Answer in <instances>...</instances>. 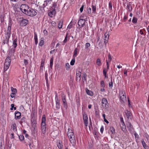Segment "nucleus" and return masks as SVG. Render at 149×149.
Listing matches in <instances>:
<instances>
[{"mask_svg": "<svg viewBox=\"0 0 149 149\" xmlns=\"http://www.w3.org/2000/svg\"><path fill=\"white\" fill-rule=\"evenodd\" d=\"M11 62V57L8 56L6 59L4 67V71H7L9 68Z\"/></svg>", "mask_w": 149, "mask_h": 149, "instance_id": "nucleus-1", "label": "nucleus"}, {"mask_svg": "<svg viewBox=\"0 0 149 149\" xmlns=\"http://www.w3.org/2000/svg\"><path fill=\"white\" fill-rule=\"evenodd\" d=\"M11 24L10 23L8 24V27L7 30L6 31L5 35V37L8 41L9 38L10 36L11 31Z\"/></svg>", "mask_w": 149, "mask_h": 149, "instance_id": "nucleus-2", "label": "nucleus"}, {"mask_svg": "<svg viewBox=\"0 0 149 149\" xmlns=\"http://www.w3.org/2000/svg\"><path fill=\"white\" fill-rule=\"evenodd\" d=\"M46 118L45 116L44 115L42 118V124H41V130L42 133L45 134L46 132V124L45 123Z\"/></svg>", "mask_w": 149, "mask_h": 149, "instance_id": "nucleus-3", "label": "nucleus"}, {"mask_svg": "<svg viewBox=\"0 0 149 149\" xmlns=\"http://www.w3.org/2000/svg\"><path fill=\"white\" fill-rule=\"evenodd\" d=\"M29 8L28 6L24 4H22L20 7V9L21 11L26 14V13L28 11Z\"/></svg>", "mask_w": 149, "mask_h": 149, "instance_id": "nucleus-4", "label": "nucleus"}, {"mask_svg": "<svg viewBox=\"0 0 149 149\" xmlns=\"http://www.w3.org/2000/svg\"><path fill=\"white\" fill-rule=\"evenodd\" d=\"M37 13L35 10L33 9L28 10V11L26 13V15H28L33 16L36 15Z\"/></svg>", "mask_w": 149, "mask_h": 149, "instance_id": "nucleus-5", "label": "nucleus"}, {"mask_svg": "<svg viewBox=\"0 0 149 149\" xmlns=\"http://www.w3.org/2000/svg\"><path fill=\"white\" fill-rule=\"evenodd\" d=\"M83 117L84 124L86 126H87L88 124V119L87 114L84 112L83 113Z\"/></svg>", "mask_w": 149, "mask_h": 149, "instance_id": "nucleus-6", "label": "nucleus"}, {"mask_svg": "<svg viewBox=\"0 0 149 149\" xmlns=\"http://www.w3.org/2000/svg\"><path fill=\"white\" fill-rule=\"evenodd\" d=\"M85 21L86 20L85 19H80L78 23L79 26L80 27V28H81L85 25Z\"/></svg>", "mask_w": 149, "mask_h": 149, "instance_id": "nucleus-7", "label": "nucleus"}, {"mask_svg": "<svg viewBox=\"0 0 149 149\" xmlns=\"http://www.w3.org/2000/svg\"><path fill=\"white\" fill-rule=\"evenodd\" d=\"M55 100L56 102V108L57 109H59L60 108V100L57 94L56 95Z\"/></svg>", "mask_w": 149, "mask_h": 149, "instance_id": "nucleus-8", "label": "nucleus"}, {"mask_svg": "<svg viewBox=\"0 0 149 149\" xmlns=\"http://www.w3.org/2000/svg\"><path fill=\"white\" fill-rule=\"evenodd\" d=\"M62 101L64 107L67 109V105L66 101L65 96L64 94H63L62 95Z\"/></svg>", "mask_w": 149, "mask_h": 149, "instance_id": "nucleus-9", "label": "nucleus"}, {"mask_svg": "<svg viewBox=\"0 0 149 149\" xmlns=\"http://www.w3.org/2000/svg\"><path fill=\"white\" fill-rule=\"evenodd\" d=\"M125 114L127 118L128 121H130V120H131L132 119V114L130 111L127 110L125 112Z\"/></svg>", "mask_w": 149, "mask_h": 149, "instance_id": "nucleus-10", "label": "nucleus"}, {"mask_svg": "<svg viewBox=\"0 0 149 149\" xmlns=\"http://www.w3.org/2000/svg\"><path fill=\"white\" fill-rule=\"evenodd\" d=\"M21 114L18 111H16L15 113V118L16 120L19 119L20 118Z\"/></svg>", "mask_w": 149, "mask_h": 149, "instance_id": "nucleus-11", "label": "nucleus"}, {"mask_svg": "<svg viewBox=\"0 0 149 149\" xmlns=\"http://www.w3.org/2000/svg\"><path fill=\"white\" fill-rule=\"evenodd\" d=\"M126 125L127 128L129 130L130 132H131L133 130V127L131 123L129 122V121H128Z\"/></svg>", "mask_w": 149, "mask_h": 149, "instance_id": "nucleus-12", "label": "nucleus"}, {"mask_svg": "<svg viewBox=\"0 0 149 149\" xmlns=\"http://www.w3.org/2000/svg\"><path fill=\"white\" fill-rule=\"evenodd\" d=\"M120 98L121 100L124 102L126 100V96L125 92H122V94H120Z\"/></svg>", "mask_w": 149, "mask_h": 149, "instance_id": "nucleus-13", "label": "nucleus"}, {"mask_svg": "<svg viewBox=\"0 0 149 149\" xmlns=\"http://www.w3.org/2000/svg\"><path fill=\"white\" fill-rule=\"evenodd\" d=\"M102 103L103 106L107 107V106H108V101L105 98H103L102 99Z\"/></svg>", "mask_w": 149, "mask_h": 149, "instance_id": "nucleus-14", "label": "nucleus"}, {"mask_svg": "<svg viewBox=\"0 0 149 149\" xmlns=\"http://www.w3.org/2000/svg\"><path fill=\"white\" fill-rule=\"evenodd\" d=\"M28 23V20L27 19H24L20 23V25L21 26H26Z\"/></svg>", "mask_w": 149, "mask_h": 149, "instance_id": "nucleus-15", "label": "nucleus"}, {"mask_svg": "<svg viewBox=\"0 0 149 149\" xmlns=\"http://www.w3.org/2000/svg\"><path fill=\"white\" fill-rule=\"evenodd\" d=\"M69 138L70 139V141L72 145L73 146L75 145L76 143L75 136L72 137L71 136V137Z\"/></svg>", "mask_w": 149, "mask_h": 149, "instance_id": "nucleus-16", "label": "nucleus"}, {"mask_svg": "<svg viewBox=\"0 0 149 149\" xmlns=\"http://www.w3.org/2000/svg\"><path fill=\"white\" fill-rule=\"evenodd\" d=\"M67 135L69 138H70L71 136L72 137L75 136L74 134L72 131V130H70L69 129H68V130L67 133Z\"/></svg>", "mask_w": 149, "mask_h": 149, "instance_id": "nucleus-17", "label": "nucleus"}, {"mask_svg": "<svg viewBox=\"0 0 149 149\" xmlns=\"http://www.w3.org/2000/svg\"><path fill=\"white\" fill-rule=\"evenodd\" d=\"M141 143L143 147L145 149H148L149 147L146 144L143 139L141 140Z\"/></svg>", "mask_w": 149, "mask_h": 149, "instance_id": "nucleus-18", "label": "nucleus"}, {"mask_svg": "<svg viewBox=\"0 0 149 149\" xmlns=\"http://www.w3.org/2000/svg\"><path fill=\"white\" fill-rule=\"evenodd\" d=\"M56 13L55 10L54 9L52 11L48 13V15L50 17H52V15H54Z\"/></svg>", "mask_w": 149, "mask_h": 149, "instance_id": "nucleus-19", "label": "nucleus"}, {"mask_svg": "<svg viewBox=\"0 0 149 149\" xmlns=\"http://www.w3.org/2000/svg\"><path fill=\"white\" fill-rule=\"evenodd\" d=\"M121 128L123 131L125 132H126L127 130L126 128V126L125 123H122L121 126Z\"/></svg>", "mask_w": 149, "mask_h": 149, "instance_id": "nucleus-20", "label": "nucleus"}, {"mask_svg": "<svg viewBox=\"0 0 149 149\" xmlns=\"http://www.w3.org/2000/svg\"><path fill=\"white\" fill-rule=\"evenodd\" d=\"M13 43L12 45V46L14 48H15L17 46V39H13Z\"/></svg>", "mask_w": 149, "mask_h": 149, "instance_id": "nucleus-21", "label": "nucleus"}, {"mask_svg": "<svg viewBox=\"0 0 149 149\" xmlns=\"http://www.w3.org/2000/svg\"><path fill=\"white\" fill-rule=\"evenodd\" d=\"M34 39L35 44L36 45H37L38 43V40L37 35L36 32H34Z\"/></svg>", "mask_w": 149, "mask_h": 149, "instance_id": "nucleus-22", "label": "nucleus"}, {"mask_svg": "<svg viewBox=\"0 0 149 149\" xmlns=\"http://www.w3.org/2000/svg\"><path fill=\"white\" fill-rule=\"evenodd\" d=\"M11 129L13 131L15 132L17 131L16 125L15 123H13L12 125L11 126Z\"/></svg>", "mask_w": 149, "mask_h": 149, "instance_id": "nucleus-23", "label": "nucleus"}, {"mask_svg": "<svg viewBox=\"0 0 149 149\" xmlns=\"http://www.w3.org/2000/svg\"><path fill=\"white\" fill-rule=\"evenodd\" d=\"M109 32L107 31L104 34V37L106 39H109Z\"/></svg>", "mask_w": 149, "mask_h": 149, "instance_id": "nucleus-24", "label": "nucleus"}, {"mask_svg": "<svg viewBox=\"0 0 149 149\" xmlns=\"http://www.w3.org/2000/svg\"><path fill=\"white\" fill-rule=\"evenodd\" d=\"M45 60L44 59H42L41 61V63L40 67V69H42L44 65V63L45 62Z\"/></svg>", "mask_w": 149, "mask_h": 149, "instance_id": "nucleus-25", "label": "nucleus"}, {"mask_svg": "<svg viewBox=\"0 0 149 149\" xmlns=\"http://www.w3.org/2000/svg\"><path fill=\"white\" fill-rule=\"evenodd\" d=\"M92 13H95L96 10V7L95 6L92 5Z\"/></svg>", "mask_w": 149, "mask_h": 149, "instance_id": "nucleus-26", "label": "nucleus"}, {"mask_svg": "<svg viewBox=\"0 0 149 149\" xmlns=\"http://www.w3.org/2000/svg\"><path fill=\"white\" fill-rule=\"evenodd\" d=\"M127 10L129 11H131L132 10V6L130 4L127 5Z\"/></svg>", "mask_w": 149, "mask_h": 149, "instance_id": "nucleus-27", "label": "nucleus"}, {"mask_svg": "<svg viewBox=\"0 0 149 149\" xmlns=\"http://www.w3.org/2000/svg\"><path fill=\"white\" fill-rule=\"evenodd\" d=\"M53 60H54L53 57H52L51 58V59L50 60V67L51 68H52V66H53Z\"/></svg>", "mask_w": 149, "mask_h": 149, "instance_id": "nucleus-28", "label": "nucleus"}, {"mask_svg": "<svg viewBox=\"0 0 149 149\" xmlns=\"http://www.w3.org/2000/svg\"><path fill=\"white\" fill-rule=\"evenodd\" d=\"M86 93L88 95H93V92L91 91H89L88 90H86Z\"/></svg>", "mask_w": 149, "mask_h": 149, "instance_id": "nucleus-29", "label": "nucleus"}, {"mask_svg": "<svg viewBox=\"0 0 149 149\" xmlns=\"http://www.w3.org/2000/svg\"><path fill=\"white\" fill-rule=\"evenodd\" d=\"M96 64L99 66L101 65V61L100 58H98L97 59L96 61Z\"/></svg>", "mask_w": 149, "mask_h": 149, "instance_id": "nucleus-30", "label": "nucleus"}, {"mask_svg": "<svg viewBox=\"0 0 149 149\" xmlns=\"http://www.w3.org/2000/svg\"><path fill=\"white\" fill-rule=\"evenodd\" d=\"M77 52V48H76L74 51V54L73 56V57L74 58H75L76 56Z\"/></svg>", "mask_w": 149, "mask_h": 149, "instance_id": "nucleus-31", "label": "nucleus"}, {"mask_svg": "<svg viewBox=\"0 0 149 149\" xmlns=\"http://www.w3.org/2000/svg\"><path fill=\"white\" fill-rule=\"evenodd\" d=\"M87 76V75L85 73H84L82 74V79L83 80H84L85 81H86V77Z\"/></svg>", "mask_w": 149, "mask_h": 149, "instance_id": "nucleus-32", "label": "nucleus"}, {"mask_svg": "<svg viewBox=\"0 0 149 149\" xmlns=\"http://www.w3.org/2000/svg\"><path fill=\"white\" fill-rule=\"evenodd\" d=\"M137 18L136 17H134L132 20V22L133 23L136 24L137 22Z\"/></svg>", "mask_w": 149, "mask_h": 149, "instance_id": "nucleus-33", "label": "nucleus"}, {"mask_svg": "<svg viewBox=\"0 0 149 149\" xmlns=\"http://www.w3.org/2000/svg\"><path fill=\"white\" fill-rule=\"evenodd\" d=\"M75 62V58H73L72 59V60L70 63V65H73L74 64Z\"/></svg>", "mask_w": 149, "mask_h": 149, "instance_id": "nucleus-34", "label": "nucleus"}, {"mask_svg": "<svg viewBox=\"0 0 149 149\" xmlns=\"http://www.w3.org/2000/svg\"><path fill=\"white\" fill-rule=\"evenodd\" d=\"M11 89L13 92V93H14V94H15L17 93V90L16 88H13V87L11 88Z\"/></svg>", "mask_w": 149, "mask_h": 149, "instance_id": "nucleus-35", "label": "nucleus"}, {"mask_svg": "<svg viewBox=\"0 0 149 149\" xmlns=\"http://www.w3.org/2000/svg\"><path fill=\"white\" fill-rule=\"evenodd\" d=\"M103 73L104 75L105 76V77H107V70L105 69H104L103 70Z\"/></svg>", "mask_w": 149, "mask_h": 149, "instance_id": "nucleus-36", "label": "nucleus"}, {"mask_svg": "<svg viewBox=\"0 0 149 149\" xmlns=\"http://www.w3.org/2000/svg\"><path fill=\"white\" fill-rule=\"evenodd\" d=\"M109 87L111 88H112L113 87V82L112 81V78L111 79V81L109 83Z\"/></svg>", "mask_w": 149, "mask_h": 149, "instance_id": "nucleus-37", "label": "nucleus"}, {"mask_svg": "<svg viewBox=\"0 0 149 149\" xmlns=\"http://www.w3.org/2000/svg\"><path fill=\"white\" fill-rule=\"evenodd\" d=\"M87 12L88 14H91V8H87Z\"/></svg>", "mask_w": 149, "mask_h": 149, "instance_id": "nucleus-38", "label": "nucleus"}, {"mask_svg": "<svg viewBox=\"0 0 149 149\" xmlns=\"http://www.w3.org/2000/svg\"><path fill=\"white\" fill-rule=\"evenodd\" d=\"M44 41L43 40H41L39 44V46H42L44 44Z\"/></svg>", "mask_w": 149, "mask_h": 149, "instance_id": "nucleus-39", "label": "nucleus"}, {"mask_svg": "<svg viewBox=\"0 0 149 149\" xmlns=\"http://www.w3.org/2000/svg\"><path fill=\"white\" fill-rule=\"evenodd\" d=\"M19 139L21 141L23 140L24 139V137L23 135H20L19 136Z\"/></svg>", "mask_w": 149, "mask_h": 149, "instance_id": "nucleus-40", "label": "nucleus"}, {"mask_svg": "<svg viewBox=\"0 0 149 149\" xmlns=\"http://www.w3.org/2000/svg\"><path fill=\"white\" fill-rule=\"evenodd\" d=\"M111 60H112V58H111V56L110 54L109 53V54L108 57V61L109 62H110L111 61Z\"/></svg>", "mask_w": 149, "mask_h": 149, "instance_id": "nucleus-41", "label": "nucleus"}, {"mask_svg": "<svg viewBox=\"0 0 149 149\" xmlns=\"http://www.w3.org/2000/svg\"><path fill=\"white\" fill-rule=\"evenodd\" d=\"M101 86L102 87H104L105 86V84L104 81H101Z\"/></svg>", "mask_w": 149, "mask_h": 149, "instance_id": "nucleus-42", "label": "nucleus"}, {"mask_svg": "<svg viewBox=\"0 0 149 149\" xmlns=\"http://www.w3.org/2000/svg\"><path fill=\"white\" fill-rule=\"evenodd\" d=\"M25 118L24 117H22L20 120V122L21 123H22L25 122Z\"/></svg>", "mask_w": 149, "mask_h": 149, "instance_id": "nucleus-43", "label": "nucleus"}, {"mask_svg": "<svg viewBox=\"0 0 149 149\" xmlns=\"http://www.w3.org/2000/svg\"><path fill=\"white\" fill-rule=\"evenodd\" d=\"M28 62L27 60L26 59L24 60V65L25 66H26V65L28 64Z\"/></svg>", "mask_w": 149, "mask_h": 149, "instance_id": "nucleus-44", "label": "nucleus"}, {"mask_svg": "<svg viewBox=\"0 0 149 149\" xmlns=\"http://www.w3.org/2000/svg\"><path fill=\"white\" fill-rule=\"evenodd\" d=\"M109 8L110 10H111L112 9V4L111 3V2H110L109 3Z\"/></svg>", "mask_w": 149, "mask_h": 149, "instance_id": "nucleus-45", "label": "nucleus"}, {"mask_svg": "<svg viewBox=\"0 0 149 149\" xmlns=\"http://www.w3.org/2000/svg\"><path fill=\"white\" fill-rule=\"evenodd\" d=\"M90 44L89 43H86L85 45L86 48H87L88 47H90Z\"/></svg>", "mask_w": 149, "mask_h": 149, "instance_id": "nucleus-46", "label": "nucleus"}, {"mask_svg": "<svg viewBox=\"0 0 149 149\" xmlns=\"http://www.w3.org/2000/svg\"><path fill=\"white\" fill-rule=\"evenodd\" d=\"M84 7V5H83L81 6V7L80 8V10L81 13L83 11Z\"/></svg>", "mask_w": 149, "mask_h": 149, "instance_id": "nucleus-47", "label": "nucleus"}, {"mask_svg": "<svg viewBox=\"0 0 149 149\" xmlns=\"http://www.w3.org/2000/svg\"><path fill=\"white\" fill-rule=\"evenodd\" d=\"M111 131L112 134L115 133V129L114 127L111 128Z\"/></svg>", "mask_w": 149, "mask_h": 149, "instance_id": "nucleus-48", "label": "nucleus"}, {"mask_svg": "<svg viewBox=\"0 0 149 149\" xmlns=\"http://www.w3.org/2000/svg\"><path fill=\"white\" fill-rule=\"evenodd\" d=\"M65 67L66 68V69H67L69 68L70 65L68 63H66L65 64Z\"/></svg>", "mask_w": 149, "mask_h": 149, "instance_id": "nucleus-49", "label": "nucleus"}, {"mask_svg": "<svg viewBox=\"0 0 149 149\" xmlns=\"http://www.w3.org/2000/svg\"><path fill=\"white\" fill-rule=\"evenodd\" d=\"M58 28L59 29H61L62 28V23H59L58 24Z\"/></svg>", "mask_w": 149, "mask_h": 149, "instance_id": "nucleus-50", "label": "nucleus"}, {"mask_svg": "<svg viewBox=\"0 0 149 149\" xmlns=\"http://www.w3.org/2000/svg\"><path fill=\"white\" fill-rule=\"evenodd\" d=\"M81 76V73H80V74L79 73H76V77L77 78H78V77H80Z\"/></svg>", "mask_w": 149, "mask_h": 149, "instance_id": "nucleus-51", "label": "nucleus"}, {"mask_svg": "<svg viewBox=\"0 0 149 149\" xmlns=\"http://www.w3.org/2000/svg\"><path fill=\"white\" fill-rule=\"evenodd\" d=\"M68 34H67L65 38V39L63 41V42L64 43H65L67 41V36Z\"/></svg>", "mask_w": 149, "mask_h": 149, "instance_id": "nucleus-52", "label": "nucleus"}, {"mask_svg": "<svg viewBox=\"0 0 149 149\" xmlns=\"http://www.w3.org/2000/svg\"><path fill=\"white\" fill-rule=\"evenodd\" d=\"M120 121L121 123H125L124 122L123 119V117L120 118Z\"/></svg>", "mask_w": 149, "mask_h": 149, "instance_id": "nucleus-53", "label": "nucleus"}, {"mask_svg": "<svg viewBox=\"0 0 149 149\" xmlns=\"http://www.w3.org/2000/svg\"><path fill=\"white\" fill-rule=\"evenodd\" d=\"M103 130H104V127L103 126H102L100 128V132L102 133Z\"/></svg>", "mask_w": 149, "mask_h": 149, "instance_id": "nucleus-54", "label": "nucleus"}, {"mask_svg": "<svg viewBox=\"0 0 149 149\" xmlns=\"http://www.w3.org/2000/svg\"><path fill=\"white\" fill-rule=\"evenodd\" d=\"M135 138L136 139V138L138 139L139 138L138 135L136 133H135L134 134Z\"/></svg>", "mask_w": 149, "mask_h": 149, "instance_id": "nucleus-55", "label": "nucleus"}, {"mask_svg": "<svg viewBox=\"0 0 149 149\" xmlns=\"http://www.w3.org/2000/svg\"><path fill=\"white\" fill-rule=\"evenodd\" d=\"M106 62L107 63V69H109V64L108 63V61L107 60H106Z\"/></svg>", "mask_w": 149, "mask_h": 149, "instance_id": "nucleus-56", "label": "nucleus"}, {"mask_svg": "<svg viewBox=\"0 0 149 149\" xmlns=\"http://www.w3.org/2000/svg\"><path fill=\"white\" fill-rule=\"evenodd\" d=\"M15 94H14V93H12L10 95L11 97L12 98L14 97H15Z\"/></svg>", "mask_w": 149, "mask_h": 149, "instance_id": "nucleus-57", "label": "nucleus"}, {"mask_svg": "<svg viewBox=\"0 0 149 149\" xmlns=\"http://www.w3.org/2000/svg\"><path fill=\"white\" fill-rule=\"evenodd\" d=\"M77 105H79L80 104V102H79V99L77 100Z\"/></svg>", "mask_w": 149, "mask_h": 149, "instance_id": "nucleus-58", "label": "nucleus"}, {"mask_svg": "<svg viewBox=\"0 0 149 149\" xmlns=\"http://www.w3.org/2000/svg\"><path fill=\"white\" fill-rule=\"evenodd\" d=\"M108 39H104V42L105 44H106V43L107 42L108 40Z\"/></svg>", "mask_w": 149, "mask_h": 149, "instance_id": "nucleus-59", "label": "nucleus"}, {"mask_svg": "<svg viewBox=\"0 0 149 149\" xmlns=\"http://www.w3.org/2000/svg\"><path fill=\"white\" fill-rule=\"evenodd\" d=\"M72 27V25L71 24H69L67 28L70 29Z\"/></svg>", "mask_w": 149, "mask_h": 149, "instance_id": "nucleus-60", "label": "nucleus"}, {"mask_svg": "<svg viewBox=\"0 0 149 149\" xmlns=\"http://www.w3.org/2000/svg\"><path fill=\"white\" fill-rule=\"evenodd\" d=\"M59 145H58V147L59 148H62V145H61V143H59Z\"/></svg>", "mask_w": 149, "mask_h": 149, "instance_id": "nucleus-61", "label": "nucleus"}, {"mask_svg": "<svg viewBox=\"0 0 149 149\" xmlns=\"http://www.w3.org/2000/svg\"><path fill=\"white\" fill-rule=\"evenodd\" d=\"M104 121L107 124H108L109 123V121L106 120V119H104Z\"/></svg>", "mask_w": 149, "mask_h": 149, "instance_id": "nucleus-62", "label": "nucleus"}, {"mask_svg": "<svg viewBox=\"0 0 149 149\" xmlns=\"http://www.w3.org/2000/svg\"><path fill=\"white\" fill-rule=\"evenodd\" d=\"M139 33L141 34L142 35L143 34V32L141 30H140Z\"/></svg>", "mask_w": 149, "mask_h": 149, "instance_id": "nucleus-63", "label": "nucleus"}, {"mask_svg": "<svg viewBox=\"0 0 149 149\" xmlns=\"http://www.w3.org/2000/svg\"><path fill=\"white\" fill-rule=\"evenodd\" d=\"M124 74L126 76L127 75V71H124Z\"/></svg>", "mask_w": 149, "mask_h": 149, "instance_id": "nucleus-64", "label": "nucleus"}]
</instances>
